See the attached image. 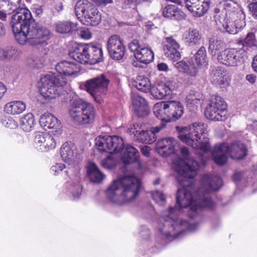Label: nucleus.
I'll list each match as a JSON object with an SVG mask.
<instances>
[{
	"label": "nucleus",
	"instance_id": "obj_49",
	"mask_svg": "<svg viewBox=\"0 0 257 257\" xmlns=\"http://www.w3.org/2000/svg\"><path fill=\"white\" fill-rule=\"evenodd\" d=\"M28 63L30 66L32 68L39 69L41 67V64L37 57L34 56L30 58L28 60Z\"/></svg>",
	"mask_w": 257,
	"mask_h": 257
},
{
	"label": "nucleus",
	"instance_id": "obj_20",
	"mask_svg": "<svg viewBox=\"0 0 257 257\" xmlns=\"http://www.w3.org/2000/svg\"><path fill=\"white\" fill-rule=\"evenodd\" d=\"M132 103L135 114L139 118H144L150 113V108L147 100L143 97L137 95L132 98Z\"/></svg>",
	"mask_w": 257,
	"mask_h": 257
},
{
	"label": "nucleus",
	"instance_id": "obj_25",
	"mask_svg": "<svg viewBox=\"0 0 257 257\" xmlns=\"http://www.w3.org/2000/svg\"><path fill=\"white\" fill-rule=\"evenodd\" d=\"M202 181L206 188V191H217L222 185V180L220 177H211L208 174H204L202 177Z\"/></svg>",
	"mask_w": 257,
	"mask_h": 257
},
{
	"label": "nucleus",
	"instance_id": "obj_28",
	"mask_svg": "<svg viewBox=\"0 0 257 257\" xmlns=\"http://www.w3.org/2000/svg\"><path fill=\"white\" fill-rule=\"evenodd\" d=\"M87 175L90 181L96 184L101 183L105 177V175L100 171L96 164L93 162L87 168Z\"/></svg>",
	"mask_w": 257,
	"mask_h": 257
},
{
	"label": "nucleus",
	"instance_id": "obj_14",
	"mask_svg": "<svg viewBox=\"0 0 257 257\" xmlns=\"http://www.w3.org/2000/svg\"><path fill=\"white\" fill-rule=\"evenodd\" d=\"M87 52L84 55L85 64L93 65L103 61L102 45L98 42L87 43Z\"/></svg>",
	"mask_w": 257,
	"mask_h": 257
},
{
	"label": "nucleus",
	"instance_id": "obj_10",
	"mask_svg": "<svg viewBox=\"0 0 257 257\" xmlns=\"http://www.w3.org/2000/svg\"><path fill=\"white\" fill-rule=\"evenodd\" d=\"M109 83V78L104 74H101L86 81L84 86L85 90L94 100L97 103L101 104L103 101L102 95L106 94Z\"/></svg>",
	"mask_w": 257,
	"mask_h": 257
},
{
	"label": "nucleus",
	"instance_id": "obj_45",
	"mask_svg": "<svg viewBox=\"0 0 257 257\" xmlns=\"http://www.w3.org/2000/svg\"><path fill=\"white\" fill-rule=\"evenodd\" d=\"M50 135L47 133L42 132H37L35 137V142L36 143L43 144L45 141H49Z\"/></svg>",
	"mask_w": 257,
	"mask_h": 257
},
{
	"label": "nucleus",
	"instance_id": "obj_11",
	"mask_svg": "<svg viewBox=\"0 0 257 257\" xmlns=\"http://www.w3.org/2000/svg\"><path fill=\"white\" fill-rule=\"evenodd\" d=\"M226 109L227 104L221 97L212 95L205 108V114L210 120L224 121L227 118Z\"/></svg>",
	"mask_w": 257,
	"mask_h": 257
},
{
	"label": "nucleus",
	"instance_id": "obj_58",
	"mask_svg": "<svg viewBox=\"0 0 257 257\" xmlns=\"http://www.w3.org/2000/svg\"><path fill=\"white\" fill-rule=\"evenodd\" d=\"M242 178V174L241 172H235L232 175V180L236 183H239Z\"/></svg>",
	"mask_w": 257,
	"mask_h": 257
},
{
	"label": "nucleus",
	"instance_id": "obj_31",
	"mask_svg": "<svg viewBox=\"0 0 257 257\" xmlns=\"http://www.w3.org/2000/svg\"><path fill=\"white\" fill-rule=\"evenodd\" d=\"M77 25L70 21H59L55 24V30L60 34H70L77 30Z\"/></svg>",
	"mask_w": 257,
	"mask_h": 257
},
{
	"label": "nucleus",
	"instance_id": "obj_3",
	"mask_svg": "<svg viewBox=\"0 0 257 257\" xmlns=\"http://www.w3.org/2000/svg\"><path fill=\"white\" fill-rule=\"evenodd\" d=\"M55 69L60 75L55 73L45 75L38 82L40 94L45 98H55L59 95L58 88L67 83L66 76H76L80 71V66L75 63L62 61L55 66Z\"/></svg>",
	"mask_w": 257,
	"mask_h": 257
},
{
	"label": "nucleus",
	"instance_id": "obj_15",
	"mask_svg": "<svg viewBox=\"0 0 257 257\" xmlns=\"http://www.w3.org/2000/svg\"><path fill=\"white\" fill-rule=\"evenodd\" d=\"M39 123L44 128L52 129L51 133L54 136H58L62 133V125L60 121L54 115L49 112H45L40 118Z\"/></svg>",
	"mask_w": 257,
	"mask_h": 257
},
{
	"label": "nucleus",
	"instance_id": "obj_37",
	"mask_svg": "<svg viewBox=\"0 0 257 257\" xmlns=\"http://www.w3.org/2000/svg\"><path fill=\"white\" fill-rule=\"evenodd\" d=\"M155 114L156 116L161 120V124L159 125L156 126L155 127H152L151 128L150 132H152V134H151L152 138L151 139H150L151 142H154L156 140V134L158 133L162 129L164 128L166 125L167 122H169V121H166V119L165 117H162V114H161L160 117H159V115L157 114L158 113V111H154Z\"/></svg>",
	"mask_w": 257,
	"mask_h": 257
},
{
	"label": "nucleus",
	"instance_id": "obj_56",
	"mask_svg": "<svg viewBox=\"0 0 257 257\" xmlns=\"http://www.w3.org/2000/svg\"><path fill=\"white\" fill-rule=\"evenodd\" d=\"M225 75H223V77L218 78L217 79L216 84L219 85L220 87H224L225 86L228 85V82L226 78H224Z\"/></svg>",
	"mask_w": 257,
	"mask_h": 257
},
{
	"label": "nucleus",
	"instance_id": "obj_48",
	"mask_svg": "<svg viewBox=\"0 0 257 257\" xmlns=\"http://www.w3.org/2000/svg\"><path fill=\"white\" fill-rule=\"evenodd\" d=\"M156 149L158 153L162 155V152L166 149L165 145V138L159 139L156 144Z\"/></svg>",
	"mask_w": 257,
	"mask_h": 257
},
{
	"label": "nucleus",
	"instance_id": "obj_18",
	"mask_svg": "<svg viewBox=\"0 0 257 257\" xmlns=\"http://www.w3.org/2000/svg\"><path fill=\"white\" fill-rule=\"evenodd\" d=\"M175 210V208L171 207H170L169 212L170 214L169 216H167L165 219L166 223H170V224H168V225H171V230H175L177 229H179L181 226H186L187 230L194 231L201 223V221H197L193 223H189L187 220L182 219L180 220L177 217L173 218L171 217L170 215L173 213Z\"/></svg>",
	"mask_w": 257,
	"mask_h": 257
},
{
	"label": "nucleus",
	"instance_id": "obj_53",
	"mask_svg": "<svg viewBox=\"0 0 257 257\" xmlns=\"http://www.w3.org/2000/svg\"><path fill=\"white\" fill-rule=\"evenodd\" d=\"M79 35L82 38L84 39H89L92 36L89 30L86 28H83L80 30Z\"/></svg>",
	"mask_w": 257,
	"mask_h": 257
},
{
	"label": "nucleus",
	"instance_id": "obj_50",
	"mask_svg": "<svg viewBox=\"0 0 257 257\" xmlns=\"http://www.w3.org/2000/svg\"><path fill=\"white\" fill-rule=\"evenodd\" d=\"M140 234L143 239H147L150 237V230L146 225H142Z\"/></svg>",
	"mask_w": 257,
	"mask_h": 257
},
{
	"label": "nucleus",
	"instance_id": "obj_5",
	"mask_svg": "<svg viewBox=\"0 0 257 257\" xmlns=\"http://www.w3.org/2000/svg\"><path fill=\"white\" fill-rule=\"evenodd\" d=\"M207 125L202 122H194L187 126H176L177 138L183 143L193 149L200 150L205 153L209 152L211 147L209 139L206 137Z\"/></svg>",
	"mask_w": 257,
	"mask_h": 257
},
{
	"label": "nucleus",
	"instance_id": "obj_2",
	"mask_svg": "<svg viewBox=\"0 0 257 257\" xmlns=\"http://www.w3.org/2000/svg\"><path fill=\"white\" fill-rule=\"evenodd\" d=\"M10 23L19 44L24 45L28 41L38 49L46 50L50 31L42 23L36 22L27 8L19 9L16 14L11 17Z\"/></svg>",
	"mask_w": 257,
	"mask_h": 257
},
{
	"label": "nucleus",
	"instance_id": "obj_7",
	"mask_svg": "<svg viewBox=\"0 0 257 257\" xmlns=\"http://www.w3.org/2000/svg\"><path fill=\"white\" fill-rule=\"evenodd\" d=\"M246 146L240 141L232 143L230 146L227 143L216 145L212 152V160L219 166L225 165L227 158L234 160H243L247 155Z\"/></svg>",
	"mask_w": 257,
	"mask_h": 257
},
{
	"label": "nucleus",
	"instance_id": "obj_35",
	"mask_svg": "<svg viewBox=\"0 0 257 257\" xmlns=\"http://www.w3.org/2000/svg\"><path fill=\"white\" fill-rule=\"evenodd\" d=\"M133 85L139 90L147 93L150 92L151 84L150 80L144 76H138L136 80L133 82Z\"/></svg>",
	"mask_w": 257,
	"mask_h": 257
},
{
	"label": "nucleus",
	"instance_id": "obj_54",
	"mask_svg": "<svg viewBox=\"0 0 257 257\" xmlns=\"http://www.w3.org/2000/svg\"><path fill=\"white\" fill-rule=\"evenodd\" d=\"M184 3L185 4V7L186 9L189 11L193 16L194 13L195 5L194 4L191 3L189 0H184Z\"/></svg>",
	"mask_w": 257,
	"mask_h": 257
},
{
	"label": "nucleus",
	"instance_id": "obj_12",
	"mask_svg": "<svg viewBox=\"0 0 257 257\" xmlns=\"http://www.w3.org/2000/svg\"><path fill=\"white\" fill-rule=\"evenodd\" d=\"M158 114H165L167 115L166 121H175L180 118L184 113V106L178 101L169 100L160 103Z\"/></svg>",
	"mask_w": 257,
	"mask_h": 257
},
{
	"label": "nucleus",
	"instance_id": "obj_63",
	"mask_svg": "<svg viewBox=\"0 0 257 257\" xmlns=\"http://www.w3.org/2000/svg\"><path fill=\"white\" fill-rule=\"evenodd\" d=\"M122 8L124 9L127 8V7L130 8L132 6H134L133 0H122Z\"/></svg>",
	"mask_w": 257,
	"mask_h": 257
},
{
	"label": "nucleus",
	"instance_id": "obj_42",
	"mask_svg": "<svg viewBox=\"0 0 257 257\" xmlns=\"http://www.w3.org/2000/svg\"><path fill=\"white\" fill-rule=\"evenodd\" d=\"M223 7L226 14H230L231 13H235L238 10V6L237 3L232 1H225L223 3Z\"/></svg>",
	"mask_w": 257,
	"mask_h": 257
},
{
	"label": "nucleus",
	"instance_id": "obj_39",
	"mask_svg": "<svg viewBox=\"0 0 257 257\" xmlns=\"http://www.w3.org/2000/svg\"><path fill=\"white\" fill-rule=\"evenodd\" d=\"M219 11L220 10L218 9H216L215 12L216 14L214 16V20L216 25L218 26V28H219L220 26L223 27L225 24H228L229 23V20L227 17V14L226 13H224L223 11L221 13H219Z\"/></svg>",
	"mask_w": 257,
	"mask_h": 257
},
{
	"label": "nucleus",
	"instance_id": "obj_8",
	"mask_svg": "<svg viewBox=\"0 0 257 257\" xmlns=\"http://www.w3.org/2000/svg\"><path fill=\"white\" fill-rule=\"evenodd\" d=\"M69 112L73 121L80 125L93 123L96 116L94 106L80 98L71 103Z\"/></svg>",
	"mask_w": 257,
	"mask_h": 257
},
{
	"label": "nucleus",
	"instance_id": "obj_9",
	"mask_svg": "<svg viewBox=\"0 0 257 257\" xmlns=\"http://www.w3.org/2000/svg\"><path fill=\"white\" fill-rule=\"evenodd\" d=\"M75 13L78 19L87 26H96L101 21V16L97 9L87 0H80L75 6Z\"/></svg>",
	"mask_w": 257,
	"mask_h": 257
},
{
	"label": "nucleus",
	"instance_id": "obj_57",
	"mask_svg": "<svg viewBox=\"0 0 257 257\" xmlns=\"http://www.w3.org/2000/svg\"><path fill=\"white\" fill-rule=\"evenodd\" d=\"M223 28V32H226L230 34H234L236 33L237 31L236 28H234L233 27H230L228 24H225Z\"/></svg>",
	"mask_w": 257,
	"mask_h": 257
},
{
	"label": "nucleus",
	"instance_id": "obj_21",
	"mask_svg": "<svg viewBox=\"0 0 257 257\" xmlns=\"http://www.w3.org/2000/svg\"><path fill=\"white\" fill-rule=\"evenodd\" d=\"M162 15L166 19L176 21H181L186 19V15L174 5H167L162 9Z\"/></svg>",
	"mask_w": 257,
	"mask_h": 257
},
{
	"label": "nucleus",
	"instance_id": "obj_24",
	"mask_svg": "<svg viewBox=\"0 0 257 257\" xmlns=\"http://www.w3.org/2000/svg\"><path fill=\"white\" fill-rule=\"evenodd\" d=\"M190 64H193L197 68L199 66H206L208 64V59L207 56L206 49L201 46L194 54L193 56L188 60Z\"/></svg>",
	"mask_w": 257,
	"mask_h": 257
},
{
	"label": "nucleus",
	"instance_id": "obj_34",
	"mask_svg": "<svg viewBox=\"0 0 257 257\" xmlns=\"http://www.w3.org/2000/svg\"><path fill=\"white\" fill-rule=\"evenodd\" d=\"M178 141L173 137L165 138V145L166 149L162 152V156L167 157L171 154H176L178 151Z\"/></svg>",
	"mask_w": 257,
	"mask_h": 257
},
{
	"label": "nucleus",
	"instance_id": "obj_26",
	"mask_svg": "<svg viewBox=\"0 0 257 257\" xmlns=\"http://www.w3.org/2000/svg\"><path fill=\"white\" fill-rule=\"evenodd\" d=\"M226 49V44L220 38L213 36L209 39L208 51L212 57Z\"/></svg>",
	"mask_w": 257,
	"mask_h": 257
},
{
	"label": "nucleus",
	"instance_id": "obj_30",
	"mask_svg": "<svg viewBox=\"0 0 257 257\" xmlns=\"http://www.w3.org/2000/svg\"><path fill=\"white\" fill-rule=\"evenodd\" d=\"M179 72L185 73L188 75L195 77L198 72V68L193 64L189 65L184 60L177 62L174 64Z\"/></svg>",
	"mask_w": 257,
	"mask_h": 257
},
{
	"label": "nucleus",
	"instance_id": "obj_44",
	"mask_svg": "<svg viewBox=\"0 0 257 257\" xmlns=\"http://www.w3.org/2000/svg\"><path fill=\"white\" fill-rule=\"evenodd\" d=\"M56 142L54 138L50 135L49 141H45V143L40 145V150L42 152H47L50 149L55 148Z\"/></svg>",
	"mask_w": 257,
	"mask_h": 257
},
{
	"label": "nucleus",
	"instance_id": "obj_32",
	"mask_svg": "<svg viewBox=\"0 0 257 257\" xmlns=\"http://www.w3.org/2000/svg\"><path fill=\"white\" fill-rule=\"evenodd\" d=\"M26 109V104L21 101H14L6 104L5 111L10 114L15 115L22 113Z\"/></svg>",
	"mask_w": 257,
	"mask_h": 257
},
{
	"label": "nucleus",
	"instance_id": "obj_61",
	"mask_svg": "<svg viewBox=\"0 0 257 257\" xmlns=\"http://www.w3.org/2000/svg\"><path fill=\"white\" fill-rule=\"evenodd\" d=\"M245 79L250 84H253L256 81V77L254 74H249L246 75Z\"/></svg>",
	"mask_w": 257,
	"mask_h": 257
},
{
	"label": "nucleus",
	"instance_id": "obj_41",
	"mask_svg": "<svg viewBox=\"0 0 257 257\" xmlns=\"http://www.w3.org/2000/svg\"><path fill=\"white\" fill-rule=\"evenodd\" d=\"M134 135L137 137L139 139H141L142 141H147L149 144H152L154 142H151L150 139H151L152 136V132H150V130H136L134 132Z\"/></svg>",
	"mask_w": 257,
	"mask_h": 257
},
{
	"label": "nucleus",
	"instance_id": "obj_4",
	"mask_svg": "<svg viewBox=\"0 0 257 257\" xmlns=\"http://www.w3.org/2000/svg\"><path fill=\"white\" fill-rule=\"evenodd\" d=\"M95 147L102 154L109 152L111 154H117L124 150L121 161L125 167L135 163L141 166L139 151L131 145L125 146L123 140L119 136H98L95 139Z\"/></svg>",
	"mask_w": 257,
	"mask_h": 257
},
{
	"label": "nucleus",
	"instance_id": "obj_6",
	"mask_svg": "<svg viewBox=\"0 0 257 257\" xmlns=\"http://www.w3.org/2000/svg\"><path fill=\"white\" fill-rule=\"evenodd\" d=\"M141 187V184L138 181L133 180L130 176H121L111 182L105 194L107 199L112 203H118L120 197L131 202L139 195Z\"/></svg>",
	"mask_w": 257,
	"mask_h": 257
},
{
	"label": "nucleus",
	"instance_id": "obj_51",
	"mask_svg": "<svg viewBox=\"0 0 257 257\" xmlns=\"http://www.w3.org/2000/svg\"><path fill=\"white\" fill-rule=\"evenodd\" d=\"M211 75L214 77L218 78L223 77V73H222V68L221 67H217L213 68L211 72Z\"/></svg>",
	"mask_w": 257,
	"mask_h": 257
},
{
	"label": "nucleus",
	"instance_id": "obj_36",
	"mask_svg": "<svg viewBox=\"0 0 257 257\" xmlns=\"http://www.w3.org/2000/svg\"><path fill=\"white\" fill-rule=\"evenodd\" d=\"M35 124L34 115L28 113L21 119L20 126L25 132H30Z\"/></svg>",
	"mask_w": 257,
	"mask_h": 257
},
{
	"label": "nucleus",
	"instance_id": "obj_55",
	"mask_svg": "<svg viewBox=\"0 0 257 257\" xmlns=\"http://www.w3.org/2000/svg\"><path fill=\"white\" fill-rule=\"evenodd\" d=\"M137 53H141L144 55L148 54L149 55V57L150 58H151L152 55H154L153 52L152 50L149 49L148 48L143 47L142 45H141V48L139 49Z\"/></svg>",
	"mask_w": 257,
	"mask_h": 257
},
{
	"label": "nucleus",
	"instance_id": "obj_59",
	"mask_svg": "<svg viewBox=\"0 0 257 257\" xmlns=\"http://www.w3.org/2000/svg\"><path fill=\"white\" fill-rule=\"evenodd\" d=\"M151 148L148 146H144L141 148V151L143 155L149 157L150 155Z\"/></svg>",
	"mask_w": 257,
	"mask_h": 257
},
{
	"label": "nucleus",
	"instance_id": "obj_43",
	"mask_svg": "<svg viewBox=\"0 0 257 257\" xmlns=\"http://www.w3.org/2000/svg\"><path fill=\"white\" fill-rule=\"evenodd\" d=\"M256 39L255 35L253 32L248 33L246 37L242 40L243 46L252 47L256 46Z\"/></svg>",
	"mask_w": 257,
	"mask_h": 257
},
{
	"label": "nucleus",
	"instance_id": "obj_19",
	"mask_svg": "<svg viewBox=\"0 0 257 257\" xmlns=\"http://www.w3.org/2000/svg\"><path fill=\"white\" fill-rule=\"evenodd\" d=\"M60 153L62 160L69 165L74 164L78 161L77 157L79 154L71 142L64 143L60 149Z\"/></svg>",
	"mask_w": 257,
	"mask_h": 257
},
{
	"label": "nucleus",
	"instance_id": "obj_46",
	"mask_svg": "<svg viewBox=\"0 0 257 257\" xmlns=\"http://www.w3.org/2000/svg\"><path fill=\"white\" fill-rule=\"evenodd\" d=\"M2 124L5 127L10 129H15L18 126V123L11 117H8L2 120Z\"/></svg>",
	"mask_w": 257,
	"mask_h": 257
},
{
	"label": "nucleus",
	"instance_id": "obj_52",
	"mask_svg": "<svg viewBox=\"0 0 257 257\" xmlns=\"http://www.w3.org/2000/svg\"><path fill=\"white\" fill-rule=\"evenodd\" d=\"M65 168L64 164L57 163L55 165L53 166L51 168V171L53 172L54 175H56L59 174L60 171H62Z\"/></svg>",
	"mask_w": 257,
	"mask_h": 257
},
{
	"label": "nucleus",
	"instance_id": "obj_1",
	"mask_svg": "<svg viewBox=\"0 0 257 257\" xmlns=\"http://www.w3.org/2000/svg\"><path fill=\"white\" fill-rule=\"evenodd\" d=\"M183 159L179 160L175 164V171L178 183L181 187L178 188L176 194V206L180 210L188 209L187 216L192 219H202V215L199 212L205 208H213V201L208 193L198 195V199H194L193 193L188 187L192 185L190 179L194 178L199 169V163L193 158H190V151L188 147L182 146L180 148Z\"/></svg>",
	"mask_w": 257,
	"mask_h": 257
},
{
	"label": "nucleus",
	"instance_id": "obj_62",
	"mask_svg": "<svg viewBox=\"0 0 257 257\" xmlns=\"http://www.w3.org/2000/svg\"><path fill=\"white\" fill-rule=\"evenodd\" d=\"M157 68L158 70L160 71H167L168 70V65L163 62L158 63Z\"/></svg>",
	"mask_w": 257,
	"mask_h": 257
},
{
	"label": "nucleus",
	"instance_id": "obj_40",
	"mask_svg": "<svg viewBox=\"0 0 257 257\" xmlns=\"http://www.w3.org/2000/svg\"><path fill=\"white\" fill-rule=\"evenodd\" d=\"M209 7L210 2L208 1L203 2L201 5H195L193 16L195 17L203 16L207 12Z\"/></svg>",
	"mask_w": 257,
	"mask_h": 257
},
{
	"label": "nucleus",
	"instance_id": "obj_29",
	"mask_svg": "<svg viewBox=\"0 0 257 257\" xmlns=\"http://www.w3.org/2000/svg\"><path fill=\"white\" fill-rule=\"evenodd\" d=\"M134 57L132 64L134 67L141 68H147L148 64L152 62L154 58V55H152L151 58L148 54H142L141 53L135 52Z\"/></svg>",
	"mask_w": 257,
	"mask_h": 257
},
{
	"label": "nucleus",
	"instance_id": "obj_22",
	"mask_svg": "<svg viewBox=\"0 0 257 257\" xmlns=\"http://www.w3.org/2000/svg\"><path fill=\"white\" fill-rule=\"evenodd\" d=\"M166 41L168 44L163 46L165 55L174 61L180 59L181 54L178 51L180 48L179 44L172 37L167 38Z\"/></svg>",
	"mask_w": 257,
	"mask_h": 257
},
{
	"label": "nucleus",
	"instance_id": "obj_16",
	"mask_svg": "<svg viewBox=\"0 0 257 257\" xmlns=\"http://www.w3.org/2000/svg\"><path fill=\"white\" fill-rule=\"evenodd\" d=\"M236 53L237 52L230 49H225L218 54L217 61L218 63L227 66H236L238 64V62L244 61L243 56H237Z\"/></svg>",
	"mask_w": 257,
	"mask_h": 257
},
{
	"label": "nucleus",
	"instance_id": "obj_60",
	"mask_svg": "<svg viewBox=\"0 0 257 257\" xmlns=\"http://www.w3.org/2000/svg\"><path fill=\"white\" fill-rule=\"evenodd\" d=\"M101 165L103 168L107 169H111L113 167L110 161L106 159L102 161Z\"/></svg>",
	"mask_w": 257,
	"mask_h": 257
},
{
	"label": "nucleus",
	"instance_id": "obj_33",
	"mask_svg": "<svg viewBox=\"0 0 257 257\" xmlns=\"http://www.w3.org/2000/svg\"><path fill=\"white\" fill-rule=\"evenodd\" d=\"M201 35L196 29L190 28L185 37V43L188 46H194L200 44Z\"/></svg>",
	"mask_w": 257,
	"mask_h": 257
},
{
	"label": "nucleus",
	"instance_id": "obj_38",
	"mask_svg": "<svg viewBox=\"0 0 257 257\" xmlns=\"http://www.w3.org/2000/svg\"><path fill=\"white\" fill-rule=\"evenodd\" d=\"M17 53V51L13 47H8L6 49H0V60L15 59Z\"/></svg>",
	"mask_w": 257,
	"mask_h": 257
},
{
	"label": "nucleus",
	"instance_id": "obj_47",
	"mask_svg": "<svg viewBox=\"0 0 257 257\" xmlns=\"http://www.w3.org/2000/svg\"><path fill=\"white\" fill-rule=\"evenodd\" d=\"M142 45L140 44L139 41L137 39L133 40L130 43H129L128 47L131 51L134 53L138 52L139 49L141 48Z\"/></svg>",
	"mask_w": 257,
	"mask_h": 257
},
{
	"label": "nucleus",
	"instance_id": "obj_17",
	"mask_svg": "<svg viewBox=\"0 0 257 257\" xmlns=\"http://www.w3.org/2000/svg\"><path fill=\"white\" fill-rule=\"evenodd\" d=\"M173 87L171 82L165 83L158 80L151 86L150 93L155 99H161L171 94Z\"/></svg>",
	"mask_w": 257,
	"mask_h": 257
},
{
	"label": "nucleus",
	"instance_id": "obj_23",
	"mask_svg": "<svg viewBox=\"0 0 257 257\" xmlns=\"http://www.w3.org/2000/svg\"><path fill=\"white\" fill-rule=\"evenodd\" d=\"M87 43L75 42L69 50V56L79 63L85 64L84 55L87 52Z\"/></svg>",
	"mask_w": 257,
	"mask_h": 257
},
{
	"label": "nucleus",
	"instance_id": "obj_27",
	"mask_svg": "<svg viewBox=\"0 0 257 257\" xmlns=\"http://www.w3.org/2000/svg\"><path fill=\"white\" fill-rule=\"evenodd\" d=\"M22 8H17L16 3L13 1L0 0V19L2 21H6L7 17V13L8 11H13V13L16 14L18 10Z\"/></svg>",
	"mask_w": 257,
	"mask_h": 257
},
{
	"label": "nucleus",
	"instance_id": "obj_13",
	"mask_svg": "<svg viewBox=\"0 0 257 257\" xmlns=\"http://www.w3.org/2000/svg\"><path fill=\"white\" fill-rule=\"evenodd\" d=\"M107 49L110 57L119 61L124 57L125 47L123 40L117 35L111 36L108 39Z\"/></svg>",
	"mask_w": 257,
	"mask_h": 257
},
{
	"label": "nucleus",
	"instance_id": "obj_64",
	"mask_svg": "<svg viewBox=\"0 0 257 257\" xmlns=\"http://www.w3.org/2000/svg\"><path fill=\"white\" fill-rule=\"evenodd\" d=\"M251 67L253 71L257 73V55L254 57L253 61L251 63Z\"/></svg>",
	"mask_w": 257,
	"mask_h": 257
}]
</instances>
